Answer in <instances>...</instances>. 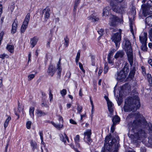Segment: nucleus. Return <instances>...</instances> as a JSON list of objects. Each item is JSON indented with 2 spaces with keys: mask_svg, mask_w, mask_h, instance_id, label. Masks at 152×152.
I'll return each mask as SVG.
<instances>
[{
  "mask_svg": "<svg viewBox=\"0 0 152 152\" xmlns=\"http://www.w3.org/2000/svg\"><path fill=\"white\" fill-rule=\"evenodd\" d=\"M142 118H141L140 117V115L138 113H131L127 116L126 118V120L127 121L129 122V121L130 120H131L132 119L134 118L136 120H134L133 122L135 121H139V119H140V121ZM133 122H130L129 123L128 122V124L129 126V130H131H131H132L133 132H134V130H137V129H132V127H131V126H130L129 125V124H131V123H133Z\"/></svg>",
  "mask_w": 152,
  "mask_h": 152,
  "instance_id": "obj_7",
  "label": "nucleus"
},
{
  "mask_svg": "<svg viewBox=\"0 0 152 152\" xmlns=\"http://www.w3.org/2000/svg\"><path fill=\"white\" fill-rule=\"evenodd\" d=\"M75 141L76 144L77 146L78 147H80V145L78 142L80 141V136L78 135H77L75 138Z\"/></svg>",
  "mask_w": 152,
  "mask_h": 152,
  "instance_id": "obj_30",
  "label": "nucleus"
},
{
  "mask_svg": "<svg viewBox=\"0 0 152 152\" xmlns=\"http://www.w3.org/2000/svg\"><path fill=\"white\" fill-rule=\"evenodd\" d=\"M11 117L10 116H9L7 119H6L5 122L9 123V121L11 120Z\"/></svg>",
  "mask_w": 152,
  "mask_h": 152,
  "instance_id": "obj_60",
  "label": "nucleus"
},
{
  "mask_svg": "<svg viewBox=\"0 0 152 152\" xmlns=\"http://www.w3.org/2000/svg\"><path fill=\"white\" fill-rule=\"evenodd\" d=\"M69 121H70V122L72 124H77V123L75 121H74V120H73L72 119H70Z\"/></svg>",
  "mask_w": 152,
  "mask_h": 152,
  "instance_id": "obj_57",
  "label": "nucleus"
},
{
  "mask_svg": "<svg viewBox=\"0 0 152 152\" xmlns=\"http://www.w3.org/2000/svg\"><path fill=\"white\" fill-rule=\"evenodd\" d=\"M110 10L111 8L109 7H105L103 10L102 13L103 16H108L109 14Z\"/></svg>",
  "mask_w": 152,
  "mask_h": 152,
  "instance_id": "obj_21",
  "label": "nucleus"
},
{
  "mask_svg": "<svg viewBox=\"0 0 152 152\" xmlns=\"http://www.w3.org/2000/svg\"><path fill=\"white\" fill-rule=\"evenodd\" d=\"M142 14L144 16L152 14V2L150 0L141 5Z\"/></svg>",
  "mask_w": 152,
  "mask_h": 152,
  "instance_id": "obj_6",
  "label": "nucleus"
},
{
  "mask_svg": "<svg viewBox=\"0 0 152 152\" xmlns=\"http://www.w3.org/2000/svg\"><path fill=\"white\" fill-rule=\"evenodd\" d=\"M34 108L33 107H31L29 110V114L33 118L34 117Z\"/></svg>",
  "mask_w": 152,
  "mask_h": 152,
  "instance_id": "obj_34",
  "label": "nucleus"
},
{
  "mask_svg": "<svg viewBox=\"0 0 152 152\" xmlns=\"http://www.w3.org/2000/svg\"><path fill=\"white\" fill-rule=\"evenodd\" d=\"M121 31L120 33L118 32L113 34L112 36L111 39L112 41L115 43L116 47H118L120 45V42L121 39Z\"/></svg>",
  "mask_w": 152,
  "mask_h": 152,
  "instance_id": "obj_8",
  "label": "nucleus"
},
{
  "mask_svg": "<svg viewBox=\"0 0 152 152\" xmlns=\"http://www.w3.org/2000/svg\"><path fill=\"white\" fill-rule=\"evenodd\" d=\"M60 93L62 96H64L66 93V90L65 89H63L60 91Z\"/></svg>",
  "mask_w": 152,
  "mask_h": 152,
  "instance_id": "obj_43",
  "label": "nucleus"
},
{
  "mask_svg": "<svg viewBox=\"0 0 152 152\" xmlns=\"http://www.w3.org/2000/svg\"><path fill=\"white\" fill-rule=\"evenodd\" d=\"M9 123H7L6 122H5L4 124V126L5 129L7 128V127L8 126Z\"/></svg>",
  "mask_w": 152,
  "mask_h": 152,
  "instance_id": "obj_64",
  "label": "nucleus"
},
{
  "mask_svg": "<svg viewBox=\"0 0 152 152\" xmlns=\"http://www.w3.org/2000/svg\"><path fill=\"white\" fill-rule=\"evenodd\" d=\"M115 51V49L113 48L111 50L108 54L107 58L113 59V53Z\"/></svg>",
  "mask_w": 152,
  "mask_h": 152,
  "instance_id": "obj_29",
  "label": "nucleus"
},
{
  "mask_svg": "<svg viewBox=\"0 0 152 152\" xmlns=\"http://www.w3.org/2000/svg\"><path fill=\"white\" fill-rule=\"evenodd\" d=\"M118 20V18L114 15H111L110 18V23L111 26H115L116 25V22Z\"/></svg>",
  "mask_w": 152,
  "mask_h": 152,
  "instance_id": "obj_15",
  "label": "nucleus"
},
{
  "mask_svg": "<svg viewBox=\"0 0 152 152\" xmlns=\"http://www.w3.org/2000/svg\"><path fill=\"white\" fill-rule=\"evenodd\" d=\"M50 123L55 127L58 130H60L62 128L63 126V124L61 125L60 124H56L53 121H51Z\"/></svg>",
  "mask_w": 152,
  "mask_h": 152,
  "instance_id": "obj_25",
  "label": "nucleus"
},
{
  "mask_svg": "<svg viewBox=\"0 0 152 152\" xmlns=\"http://www.w3.org/2000/svg\"><path fill=\"white\" fill-rule=\"evenodd\" d=\"M120 118L118 115H115L112 119V121L113 122V124H116L118 122L120 121Z\"/></svg>",
  "mask_w": 152,
  "mask_h": 152,
  "instance_id": "obj_27",
  "label": "nucleus"
},
{
  "mask_svg": "<svg viewBox=\"0 0 152 152\" xmlns=\"http://www.w3.org/2000/svg\"><path fill=\"white\" fill-rule=\"evenodd\" d=\"M124 48L127 56L128 60L130 65L132 66L133 61L132 50L130 42L127 39L125 40Z\"/></svg>",
  "mask_w": 152,
  "mask_h": 152,
  "instance_id": "obj_5",
  "label": "nucleus"
},
{
  "mask_svg": "<svg viewBox=\"0 0 152 152\" xmlns=\"http://www.w3.org/2000/svg\"><path fill=\"white\" fill-rule=\"evenodd\" d=\"M38 40L37 38L36 37H34L31 39V43L32 46V48H33L36 44Z\"/></svg>",
  "mask_w": 152,
  "mask_h": 152,
  "instance_id": "obj_23",
  "label": "nucleus"
},
{
  "mask_svg": "<svg viewBox=\"0 0 152 152\" xmlns=\"http://www.w3.org/2000/svg\"><path fill=\"white\" fill-rule=\"evenodd\" d=\"M80 52L79 51L78 52L75 59V61L76 63H77L80 58Z\"/></svg>",
  "mask_w": 152,
  "mask_h": 152,
  "instance_id": "obj_42",
  "label": "nucleus"
},
{
  "mask_svg": "<svg viewBox=\"0 0 152 152\" xmlns=\"http://www.w3.org/2000/svg\"><path fill=\"white\" fill-rule=\"evenodd\" d=\"M99 34L100 35V36H102L104 33V30L103 29H100L98 31Z\"/></svg>",
  "mask_w": 152,
  "mask_h": 152,
  "instance_id": "obj_51",
  "label": "nucleus"
},
{
  "mask_svg": "<svg viewBox=\"0 0 152 152\" xmlns=\"http://www.w3.org/2000/svg\"><path fill=\"white\" fill-rule=\"evenodd\" d=\"M64 45H65L66 47H67L68 45L69 39L67 37H66L64 38Z\"/></svg>",
  "mask_w": 152,
  "mask_h": 152,
  "instance_id": "obj_41",
  "label": "nucleus"
},
{
  "mask_svg": "<svg viewBox=\"0 0 152 152\" xmlns=\"http://www.w3.org/2000/svg\"><path fill=\"white\" fill-rule=\"evenodd\" d=\"M31 145L32 148V151H34L35 150H37V144L36 142L31 141Z\"/></svg>",
  "mask_w": 152,
  "mask_h": 152,
  "instance_id": "obj_26",
  "label": "nucleus"
},
{
  "mask_svg": "<svg viewBox=\"0 0 152 152\" xmlns=\"http://www.w3.org/2000/svg\"><path fill=\"white\" fill-rule=\"evenodd\" d=\"M108 62L110 64H113V59L107 58Z\"/></svg>",
  "mask_w": 152,
  "mask_h": 152,
  "instance_id": "obj_54",
  "label": "nucleus"
},
{
  "mask_svg": "<svg viewBox=\"0 0 152 152\" xmlns=\"http://www.w3.org/2000/svg\"><path fill=\"white\" fill-rule=\"evenodd\" d=\"M129 66V64L127 63H126L125 64V65L121 71H123L124 73L126 75H127L128 73L129 72V68L128 67Z\"/></svg>",
  "mask_w": 152,
  "mask_h": 152,
  "instance_id": "obj_22",
  "label": "nucleus"
},
{
  "mask_svg": "<svg viewBox=\"0 0 152 152\" xmlns=\"http://www.w3.org/2000/svg\"><path fill=\"white\" fill-rule=\"evenodd\" d=\"M90 99L91 103V105H92V110H91V112H92L91 115H92L93 114V109L94 108V104H93V101L91 100V97H90Z\"/></svg>",
  "mask_w": 152,
  "mask_h": 152,
  "instance_id": "obj_50",
  "label": "nucleus"
},
{
  "mask_svg": "<svg viewBox=\"0 0 152 152\" xmlns=\"http://www.w3.org/2000/svg\"><path fill=\"white\" fill-rule=\"evenodd\" d=\"M141 49L142 50L144 51H147V43L142 44L141 46Z\"/></svg>",
  "mask_w": 152,
  "mask_h": 152,
  "instance_id": "obj_35",
  "label": "nucleus"
},
{
  "mask_svg": "<svg viewBox=\"0 0 152 152\" xmlns=\"http://www.w3.org/2000/svg\"><path fill=\"white\" fill-rule=\"evenodd\" d=\"M50 10L48 7H46L42 10V13L46 20L50 17Z\"/></svg>",
  "mask_w": 152,
  "mask_h": 152,
  "instance_id": "obj_14",
  "label": "nucleus"
},
{
  "mask_svg": "<svg viewBox=\"0 0 152 152\" xmlns=\"http://www.w3.org/2000/svg\"><path fill=\"white\" fill-rule=\"evenodd\" d=\"M141 69H142V73L144 75L145 74H146L145 69V68L144 66H141Z\"/></svg>",
  "mask_w": 152,
  "mask_h": 152,
  "instance_id": "obj_55",
  "label": "nucleus"
},
{
  "mask_svg": "<svg viewBox=\"0 0 152 152\" xmlns=\"http://www.w3.org/2000/svg\"><path fill=\"white\" fill-rule=\"evenodd\" d=\"M60 60H59V61L58 62V64H57V69L58 70L57 73L58 75H59V78H60V77L61 71V66L60 65Z\"/></svg>",
  "mask_w": 152,
  "mask_h": 152,
  "instance_id": "obj_24",
  "label": "nucleus"
},
{
  "mask_svg": "<svg viewBox=\"0 0 152 152\" xmlns=\"http://www.w3.org/2000/svg\"><path fill=\"white\" fill-rule=\"evenodd\" d=\"M80 2V0H75L74 2V5L73 9V11H75L77 8V6Z\"/></svg>",
  "mask_w": 152,
  "mask_h": 152,
  "instance_id": "obj_32",
  "label": "nucleus"
},
{
  "mask_svg": "<svg viewBox=\"0 0 152 152\" xmlns=\"http://www.w3.org/2000/svg\"><path fill=\"white\" fill-rule=\"evenodd\" d=\"M124 55V52L122 50L117 51L114 56L115 59L122 58Z\"/></svg>",
  "mask_w": 152,
  "mask_h": 152,
  "instance_id": "obj_16",
  "label": "nucleus"
},
{
  "mask_svg": "<svg viewBox=\"0 0 152 152\" xmlns=\"http://www.w3.org/2000/svg\"><path fill=\"white\" fill-rule=\"evenodd\" d=\"M41 106L42 107L45 106V107H48V105H47L46 103L44 102H43L42 103Z\"/></svg>",
  "mask_w": 152,
  "mask_h": 152,
  "instance_id": "obj_59",
  "label": "nucleus"
},
{
  "mask_svg": "<svg viewBox=\"0 0 152 152\" xmlns=\"http://www.w3.org/2000/svg\"><path fill=\"white\" fill-rule=\"evenodd\" d=\"M8 55L4 53L0 55V58L2 59H4L5 57L8 58Z\"/></svg>",
  "mask_w": 152,
  "mask_h": 152,
  "instance_id": "obj_49",
  "label": "nucleus"
},
{
  "mask_svg": "<svg viewBox=\"0 0 152 152\" xmlns=\"http://www.w3.org/2000/svg\"><path fill=\"white\" fill-rule=\"evenodd\" d=\"M79 66L80 67V69L84 72H85L84 70L83 69V65L80 62L79 63Z\"/></svg>",
  "mask_w": 152,
  "mask_h": 152,
  "instance_id": "obj_53",
  "label": "nucleus"
},
{
  "mask_svg": "<svg viewBox=\"0 0 152 152\" xmlns=\"http://www.w3.org/2000/svg\"><path fill=\"white\" fill-rule=\"evenodd\" d=\"M91 130L89 129L87 130L86 132L84 133V140L88 145H90L92 142V140L91 138Z\"/></svg>",
  "mask_w": 152,
  "mask_h": 152,
  "instance_id": "obj_9",
  "label": "nucleus"
},
{
  "mask_svg": "<svg viewBox=\"0 0 152 152\" xmlns=\"http://www.w3.org/2000/svg\"><path fill=\"white\" fill-rule=\"evenodd\" d=\"M145 24L152 27V15L149 16L146 18Z\"/></svg>",
  "mask_w": 152,
  "mask_h": 152,
  "instance_id": "obj_17",
  "label": "nucleus"
},
{
  "mask_svg": "<svg viewBox=\"0 0 152 152\" xmlns=\"http://www.w3.org/2000/svg\"><path fill=\"white\" fill-rule=\"evenodd\" d=\"M35 77V75L33 74H31L29 75L28 76V80H31L33 79Z\"/></svg>",
  "mask_w": 152,
  "mask_h": 152,
  "instance_id": "obj_44",
  "label": "nucleus"
},
{
  "mask_svg": "<svg viewBox=\"0 0 152 152\" xmlns=\"http://www.w3.org/2000/svg\"><path fill=\"white\" fill-rule=\"evenodd\" d=\"M88 20H90L92 22H95L98 21L99 20V17L94 15H92L87 18Z\"/></svg>",
  "mask_w": 152,
  "mask_h": 152,
  "instance_id": "obj_18",
  "label": "nucleus"
},
{
  "mask_svg": "<svg viewBox=\"0 0 152 152\" xmlns=\"http://www.w3.org/2000/svg\"><path fill=\"white\" fill-rule=\"evenodd\" d=\"M49 98L50 101L51 102L53 100V94H51L50 91L49 93Z\"/></svg>",
  "mask_w": 152,
  "mask_h": 152,
  "instance_id": "obj_56",
  "label": "nucleus"
},
{
  "mask_svg": "<svg viewBox=\"0 0 152 152\" xmlns=\"http://www.w3.org/2000/svg\"><path fill=\"white\" fill-rule=\"evenodd\" d=\"M116 100L117 101L118 105H120L122 102V100L121 97L120 98H118Z\"/></svg>",
  "mask_w": 152,
  "mask_h": 152,
  "instance_id": "obj_45",
  "label": "nucleus"
},
{
  "mask_svg": "<svg viewBox=\"0 0 152 152\" xmlns=\"http://www.w3.org/2000/svg\"><path fill=\"white\" fill-rule=\"evenodd\" d=\"M127 76L123 71L121 70L117 72L116 78L118 81L121 82L125 79Z\"/></svg>",
  "mask_w": 152,
  "mask_h": 152,
  "instance_id": "obj_11",
  "label": "nucleus"
},
{
  "mask_svg": "<svg viewBox=\"0 0 152 152\" xmlns=\"http://www.w3.org/2000/svg\"><path fill=\"white\" fill-rule=\"evenodd\" d=\"M147 78L150 85L152 84V77L150 74H148L147 75Z\"/></svg>",
  "mask_w": 152,
  "mask_h": 152,
  "instance_id": "obj_33",
  "label": "nucleus"
},
{
  "mask_svg": "<svg viewBox=\"0 0 152 152\" xmlns=\"http://www.w3.org/2000/svg\"><path fill=\"white\" fill-rule=\"evenodd\" d=\"M31 121H28L26 124V128L28 129H30L31 127Z\"/></svg>",
  "mask_w": 152,
  "mask_h": 152,
  "instance_id": "obj_47",
  "label": "nucleus"
},
{
  "mask_svg": "<svg viewBox=\"0 0 152 152\" xmlns=\"http://www.w3.org/2000/svg\"><path fill=\"white\" fill-rule=\"evenodd\" d=\"M104 141L101 152H118L120 146L119 141L112 138L110 135L106 137Z\"/></svg>",
  "mask_w": 152,
  "mask_h": 152,
  "instance_id": "obj_2",
  "label": "nucleus"
},
{
  "mask_svg": "<svg viewBox=\"0 0 152 152\" xmlns=\"http://www.w3.org/2000/svg\"><path fill=\"white\" fill-rule=\"evenodd\" d=\"M131 12L132 13V14L133 15H135V13H136V11L135 10V9H134L133 8L132 10H131Z\"/></svg>",
  "mask_w": 152,
  "mask_h": 152,
  "instance_id": "obj_61",
  "label": "nucleus"
},
{
  "mask_svg": "<svg viewBox=\"0 0 152 152\" xmlns=\"http://www.w3.org/2000/svg\"><path fill=\"white\" fill-rule=\"evenodd\" d=\"M4 32L3 31H2L0 33V45L1 43V41L3 39V37L4 34Z\"/></svg>",
  "mask_w": 152,
  "mask_h": 152,
  "instance_id": "obj_48",
  "label": "nucleus"
},
{
  "mask_svg": "<svg viewBox=\"0 0 152 152\" xmlns=\"http://www.w3.org/2000/svg\"><path fill=\"white\" fill-rule=\"evenodd\" d=\"M135 73V72L134 69L131 71L129 75V77L131 79L133 78L134 76Z\"/></svg>",
  "mask_w": 152,
  "mask_h": 152,
  "instance_id": "obj_36",
  "label": "nucleus"
},
{
  "mask_svg": "<svg viewBox=\"0 0 152 152\" xmlns=\"http://www.w3.org/2000/svg\"><path fill=\"white\" fill-rule=\"evenodd\" d=\"M130 126H131L132 129H137L139 130L138 132L135 133L134 134H131L130 137L134 143L139 142L146 137V134L142 128L144 129L148 126V130L150 133L152 132V124H147L144 118H142L140 121V119L137 121H134L133 123L129 124Z\"/></svg>",
  "mask_w": 152,
  "mask_h": 152,
  "instance_id": "obj_1",
  "label": "nucleus"
},
{
  "mask_svg": "<svg viewBox=\"0 0 152 152\" xmlns=\"http://www.w3.org/2000/svg\"><path fill=\"white\" fill-rule=\"evenodd\" d=\"M130 24V31L132 34L133 35H134V33L133 30V22L132 21H130V23H129Z\"/></svg>",
  "mask_w": 152,
  "mask_h": 152,
  "instance_id": "obj_39",
  "label": "nucleus"
},
{
  "mask_svg": "<svg viewBox=\"0 0 152 152\" xmlns=\"http://www.w3.org/2000/svg\"><path fill=\"white\" fill-rule=\"evenodd\" d=\"M139 39L141 43L142 44L147 43V34L146 32H144L139 36Z\"/></svg>",
  "mask_w": 152,
  "mask_h": 152,
  "instance_id": "obj_12",
  "label": "nucleus"
},
{
  "mask_svg": "<svg viewBox=\"0 0 152 152\" xmlns=\"http://www.w3.org/2000/svg\"><path fill=\"white\" fill-rule=\"evenodd\" d=\"M39 135L40 137V138L42 141V142H43V133L42 132H40L39 133Z\"/></svg>",
  "mask_w": 152,
  "mask_h": 152,
  "instance_id": "obj_58",
  "label": "nucleus"
},
{
  "mask_svg": "<svg viewBox=\"0 0 152 152\" xmlns=\"http://www.w3.org/2000/svg\"><path fill=\"white\" fill-rule=\"evenodd\" d=\"M107 104L108 110L110 113V114L112 115L114 111L113 109V104L110 101H107Z\"/></svg>",
  "mask_w": 152,
  "mask_h": 152,
  "instance_id": "obj_20",
  "label": "nucleus"
},
{
  "mask_svg": "<svg viewBox=\"0 0 152 152\" xmlns=\"http://www.w3.org/2000/svg\"><path fill=\"white\" fill-rule=\"evenodd\" d=\"M109 67L107 66V63H106L104 64V73L105 74L107 73Z\"/></svg>",
  "mask_w": 152,
  "mask_h": 152,
  "instance_id": "obj_40",
  "label": "nucleus"
},
{
  "mask_svg": "<svg viewBox=\"0 0 152 152\" xmlns=\"http://www.w3.org/2000/svg\"><path fill=\"white\" fill-rule=\"evenodd\" d=\"M148 33V37L151 41L152 42V27L149 29Z\"/></svg>",
  "mask_w": 152,
  "mask_h": 152,
  "instance_id": "obj_37",
  "label": "nucleus"
},
{
  "mask_svg": "<svg viewBox=\"0 0 152 152\" xmlns=\"http://www.w3.org/2000/svg\"><path fill=\"white\" fill-rule=\"evenodd\" d=\"M102 72V68H100L99 69V70L98 72V75H99V76L101 74Z\"/></svg>",
  "mask_w": 152,
  "mask_h": 152,
  "instance_id": "obj_62",
  "label": "nucleus"
},
{
  "mask_svg": "<svg viewBox=\"0 0 152 152\" xmlns=\"http://www.w3.org/2000/svg\"><path fill=\"white\" fill-rule=\"evenodd\" d=\"M77 109L78 113H80L81 112V110L82 109V107L81 106L78 104L77 107Z\"/></svg>",
  "mask_w": 152,
  "mask_h": 152,
  "instance_id": "obj_46",
  "label": "nucleus"
},
{
  "mask_svg": "<svg viewBox=\"0 0 152 152\" xmlns=\"http://www.w3.org/2000/svg\"><path fill=\"white\" fill-rule=\"evenodd\" d=\"M30 14L28 13L26 15L24 19L23 24L21 28V31L22 33H23L25 31L27 27L28 22L29 20Z\"/></svg>",
  "mask_w": 152,
  "mask_h": 152,
  "instance_id": "obj_10",
  "label": "nucleus"
},
{
  "mask_svg": "<svg viewBox=\"0 0 152 152\" xmlns=\"http://www.w3.org/2000/svg\"><path fill=\"white\" fill-rule=\"evenodd\" d=\"M115 125L114 124H113L112 126L111 127V132H113L115 130Z\"/></svg>",
  "mask_w": 152,
  "mask_h": 152,
  "instance_id": "obj_52",
  "label": "nucleus"
},
{
  "mask_svg": "<svg viewBox=\"0 0 152 152\" xmlns=\"http://www.w3.org/2000/svg\"><path fill=\"white\" fill-rule=\"evenodd\" d=\"M14 46L12 45H8L7 47V49L11 53L13 52Z\"/></svg>",
  "mask_w": 152,
  "mask_h": 152,
  "instance_id": "obj_31",
  "label": "nucleus"
},
{
  "mask_svg": "<svg viewBox=\"0 0 152 152\" xmlns=\"http://www.w3.org/2000/svg\"><path fill=\"white\" fill-rule=\"evenodd\" d=\"M18 21L15 19L12 24V32L14 34L16 32L17 27Z\"/></svg>",
  "mask_w": 152,
  "mask_h": 152,
  "instance_id": "obj_19",
  "label": "nucleus"
},
{
  "mask_svg": "<svg viewBox=\"0 0 152 152\" xmlns=\"http://www.w3.org/2000/svg\"><path fill=\"white\" fill-rule=\"evenodd\" d=\"M60 136L61 140L64 143L66 144V141L65 139V137H64V135L62 134H60Z\"/></svg>",
  "mask_w": 152,
  "mask_h": 152,
  "instance_id": "obj_38",
  "label": "nucleus"
},
{
  "mask_svg": "<svg viewBox=\"0 0 152 152\" xmlns=\"http://www.w3.org/2000/svg\"><path fill=\"white\" fill-rule=\"evenodd\" d=\"M56 71L55 67L52 65L50 64L47 71V73L49 75L52 77L55 73Z\"/></svg>",
  "mask_w": 152,
  "mask_h": 152,
  "instance_id": "obj_13",
  "label": "nucleus"
},
{
  "mask_svg": "<svg viewBox=\"0 0 152 152\" xmlns=\"http://www.w3.org/2000/svg\"><path fill=\"white\" fill-rule=\"evenodd\" d=\"M110 2L113 10L117 13L122 14L124 12V8L122 7L120 4L123 0H106Z\"/></svg>",
  "mask_w": 152,
  "mask_h": 152,
  "instance_id": "obj_4",
  "label": "nucleus"
},
{
  "mask_svg": "<svg viewBox=\"0 0 152 152\" xmlns=\"http://www.w3.org/2000/svg\"><path fill=\"white\" fill-rule=\"evenodd\" d=\"M31 57V54L30 52L29 53L28 56V63L29 62V61H30V58Z\"/></svg>",
  "mask_w": 152,
  "mask_h": 152,
  "instance_id": "obj_63",
  "label": "nucleus"
},
{
  "mask_svg": "<svg viewBox=\"0 0 152 152\" xmlns=\"http://www.w3.org/2000/svg\"><path fill=\"white\" fill-rule=\"evenodd\" d=\"M37 116L38 117H40L42 116H44L47 114L46 113H45L39 110H37Z\"/></svg>",
  "mask_w": 152,
  "mask_h": 152,
  "instance_id": "obj_28",
  "label": "nucleus"
},
{
  "mask_svg": "<svg viewBox=\"0 0 152 152\" xmlns=\"http://www.w3.org/2000/svg\"><path fill=\"white\" fill-rule=\"evenodd\" d=\"M125 103L124 109L125 112L135 111L140 105L139 97L137 95L127 98Z\"/></svg>",
  "mask_w": 152,
  "mask_h": 152,
  "instance_id": "obj_3",
  "label": "nucleus"
}]
</instances>
